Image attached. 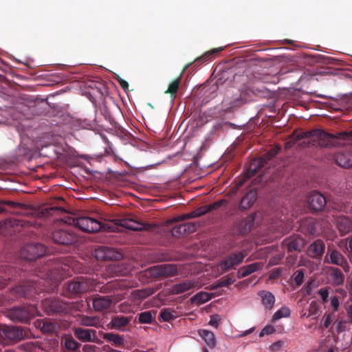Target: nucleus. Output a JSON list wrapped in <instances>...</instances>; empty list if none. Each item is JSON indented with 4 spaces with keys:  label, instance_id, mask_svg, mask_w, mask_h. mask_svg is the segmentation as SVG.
Here are the masks:
<instances>
[{
    "label": "nucleus",
    "instance_id": "nucleus-1",
    "mask_svg": "<svg viewBox=\"0 0 352 352\" xmlns=\"http://www.w3.org/2000/svg\"><path fill=\"white\" fill-rule=\"evenodd\" d=\"M348 137L349 135L346 132H341L333 135L322 129H316L309 131L300 132L296 135H293L292 141L295 143L296 141L306 139L307 141H304V144L321 148H331L339 146L340 144V141Z\"/></svg>",
    "mask_w": 352,
    "mask_h": 352
},
{
    "label": "nucleus",
    "instance_id": "nucleus-2",
    "mask_svg": "<svg viewBox=\"0 0 352 352\" xmlns=\"http://www.w3.org/2000/svg\"><path fill=\"white\" fill-rule=\"evenodd\" d=\"M67 217L56 219V227L51 232V238L57 244L63 245H71L78 240V234L75 228L72 226V223L67 222Z\"/></svg>",
    "mask_w": 352,
    "mask_h": 352
},
{
    "label": "nucleus",
    "instance_id": "nucleus-3",
    "mask_svg": "<svg viewBox=\"0 0 352 352\" xmlns=\"http://www.w3.org/2000/svg\"><path fill=\"white\" fill-rule=\"evenodd\" d=\"M62 140L63 139L60 135H54L45 133V158L50 159L46 163L56 160L63 161V148L60 145Z\"/></svg>",
    "mask_w": 352,
    "mask_h": 352
},
{
    "label": "nucleus",
    "instance_id": "nucleus-4",
    "mask_svg": "<svg viewBox=\"0 0 352 352\" xmlns=\"http://www.w3.org/2000/svg\"><path fill=\"white\" fill-rule=\"evenodd\" d=\"M66 221L83 232H96L101 230H104V225L99 220L91 217L80 216L74 217L67 216V220Z\"/></svg>",
    "mask_w": 352,
    "mask_h": 352
},
{
    "label": "nucleus",
    "instance_id": "nucleus-5",
    "mask_svg": "<svg viewBox=\"0 0 352 352\" xmlns=\"http://www.w3.org/2000/svg\"><path fill=\"white\" fill-rule=\"evenodd\" d=\"M96 286L97 282L94 278L81 276L69 282L67 290L72 295L80 296L94 289Z\"/></svg>",
    "mask_w": 352,
    "mask_h": 352
},
{
    "label": "nucleus",
    "instance_id": "nucleus-6",
    "mask_svg": "<svg viewBox=\"0 0 352 352\" xmlns=\"http://www.w3.org/2000/svg\"><path fill=\"white\" fill-rule=\"evenodd\" d=\"M280 150L278 146L270 149L258 159H254L251 161L249 168L245 173V179L253 177L261 167H264L267 162L273 158Z\"/></svg>",
    "mask_w": 352,
    "mask_h": 352
},
{
    "label": "nucleus",
    "instance_id": "nucleus-7",
    "mask_svg": "<svg viewBox=\"0 0 352 352\" xmlns=\"http://www.w3.org/2000/svg\"><path fill=\"white\" fill-rule=\"evenodd\" d=\"M324 261L325 263L340 267L346 273L350 270L347 258L333 246H328Z\"/></svg>",
    "mask_w": 352,
    "mask_h": 352
},
{
    "label": "nucleus",
    "instance_id": "nucleus-8",
    "mask_svg": "<svg viewBox=\"0 0 352 352\" xmlns=\"http://www.w3.org/2000/svg\"><path fill=\"white\" fill-rule=\"evenodd\" d=\"M151 276L155 278L165 279L179 274V269L175 264H162L148 269Z\"/></svg>",
    "mask_w": 352,
    "mask_h": 352
},
{
    "label": "nucleus",
    "instance_id": "nucleus-9",
    "mask_svg": "<svg viewBox=\"0 0 352 352\" xmlns=\"http://www.w3.org/2000/svg\"><path fill=\"white\" fill-rule=\"evenodd\" d=\"M246 256L247 253L245 250L232 252L222 258L219 266L223 272H226L235 269L242 263Z\"/></svg>",
    "mask_w": 352,
    "mask_h": 352
},
{
    "label": "nucleus",
    "instance_id": "nucleus-10",
    "mask_svg": "<svg viewBox=\"0 0 352 352\" xmlns=\"http://www.w3.org/2000/svg\"><path fill=\"white\" fill-rule=\"evenodd\" d=\"M94 256L97 260H116L118 261L122 258L121 253L116 250L115 248L101 245L98 246L94 250Z\"/></svg>",
    "mask_w": 352,
    "mask_h": 352
},
{
    "label": "nucleus",
    "instance_id": "nucleus-11",
    "mask_svg": "<svg viewBox=\"0 0 352 352\" xmlns=\"http://www.w3.org/2000/svg\"><path fill=\"white\" fill-rule=\"evenodd\" d=\"M43 249L39 243L28 244L21 250L20 256L25 260H34L43 255Z\"/></svg>",
    "mask_w": 352,
    "mask_h": 352
},
{
    "label": "nucleus",
    "instance_id": "nucleus-12",
    "mask_svg": "<svg viewBox=\"0 0 352 352\" xmlns=\"http://www.w3.org/2000/svg\"><path fill=\"white\" fill-rule=\"evenodd\" d=\"M305 244V239L299 235H293L285 238L282 241V248L287 252H300Z\"/></svg>",
    "mask_w": 352,
    "mask_h": 352
},
{
    "label": "nucleus",
    "instance_id": "nucleus-13",
    "mask_svg": "<svg viewBox=\"0 0 352 352\" xmlns=\"http://www.w3.org/2000/svg\"><path fill=\"white\" fill-rule=\"evenodd\" d=\"M304 226L306 227L307 232L312 236L320 235L324 230L328 229L329 223L327 221L322 219H309L304 223Z\"/></svg>",
    "mask_w": 352,
    "mask_h": 352
},
{
    "label": "nucleus",
    "instance_id": "nucleus-14",
    "mask_svg": "<svg viewBox=\"0 0 352 352\" xmlns=\"http://www.w3.org/2000/svg\"><path fill=\"white\" fill-rule=\"evenodd\" d=\"M51 198V195L45 196V217L53 214H62L65 213L66 210L61 205L63 204L64 200L62 197H54L53 200L56 203H50L47 200Z\"/></svg>",
    "mask_w": 352,
    "mask_h": 352
},
{
    "label": "nucleus",
    "instance_id": "nucleus-15",
    "mask_svg": "<svg viewBox=\"0 0 352 352\" xmlns=\"http://www.w3.org/2000/svg\"><path fill=\"white\" fill-rule=\"evenodd\" d=\"M197 285V280L186 279L171 286L169 293L172 295H179L194 289Z\"/></svg>",
    "mask_w": 352,
    "mask_h": 352
},
{
    "label": "nucleus",
    "instance_id": "nucleus-16",
    "mask_svg": "<svg viewBox=\"0 0 352 352\" xmlns=\"http://www.w3.org/2000/svg\"><path fill=\"white\" fill-rule=\"evenodd\" d=\"M96 331L92 329L76 327L74 329V336L82 342H96Z\"/></svg>",
    "mask_w": 352,
    "mask_h": 352
},
{
    "label": "nucleus",
    "instance_id": "nucleus-17",
    "mask_svg": "<svg viewBox=\"0 0 352 352\" xmlns=\"http://www.w3.org/2000/svg\"><path fill=\"white\" fill-rule=\"evenodd\" d=\"M254 95L251 87H244L241 89L240 94L230 102V108L240 107L243 104L252 100Z\"/></svg>",
    "mask_w": 352,
    "mask_h": 352
},
{
    "label": "nucleus",
    "instance_id": "nucleus-18",
    "mask_svg": "<svg viewBox=\"0 0 352 352\" xmlns=\"http://www.w3.org/2000/svg\"><path fill=\"white\" fill-rule=\"evenodd\" d=\"M307 201L309 208L314 211H321L327 204L326 198L316 191L310 194Z\"/></svg>",
    "mask_w": 352,
    "mask_h": 352
},
{
    "label": "nucleus",
    "instance_id": "nucleus-19",
    "mask_svg": "<svg viewBox=\"0 0 352 352\" xmlns=\"http://www.w3.org/2000/svg\"><path fill=\"white\" fill-rule=\"evenodd\" d=\"M336 164L344 168L352 167V151L345 149L338 152L335 155Z\"/></svg>",
    "mask_w": 352,
    "mask_h": 352
},
{
    "label": "nucleus",
    "instance_id": "nucleus-20",
    "mask_svg": "<svg viewBox=\"0 0 352 352\" xmlns=\"http://www.w3.org/2000/svg\"><path fill=\"white\" fill-rule=\"evenodd\" d=\"M336 227L341 236L352 231V219L345 216H339L336 219Z\"/></svg>",
    "mask_w": 352,
    "mask_h": 352
},
{
    "label": "nucleus",
    "instance_id": "nucleus-21",
    "mask_svg": "<svg viewBox=\"0 0 352 352\" xmlns=\"http://www.w3.org/2000/svg\"><path fill=\"white\" fill-rule=\"evenodd\" d=\"M131 320V317L116 315L112 316L107 326L109 329L120 331L130 323Z\"/></svg>",
    "mask_w": 352,
    "mask_h": 352
},
{
    "label": "nucleus",
    "instance_id": "nucleus-22",
    "mask_svg": "<svg viewBox=\"0 0 352 352\" xmlns=\"http://www.w3.org/2000/svg\"><path fill=\"white\" fill-rule=\"evenodd\" d=\"M331 283L334 287L342 286L344 283L345 276L341 269L336 267L328 268Z\"/></svg>",
    "mask_w": 352,
    "mask_h": 352
},
{
    "label": "nucleus",
    "instance_id": "nucleus-23",
    "mask_svg": "<svg viewBox=\"0 0 352 352\" xmlns=\"http://www.w3.org/2000/svg\"><path fill=\"white\" fill-rule=\"evenodd\" d=\"M112 302V299L110 296H97L93 298L92 305L96 311H102L109 309Z\"/></svg>",
    "mask_w": 352,
    "mask_h": 352
},
{
    "label": "nucleus",
    "instance_id": "nucleus-24",
    "mask_svg": "<svg viewBox=\"0 0 352 352\" xmlns=\"http://www.w3.org/2000/svg\"><path fill=\"white\" fill-rule=\"evenodd\" d=\"M254 217L253 215L247 217L239 222L236 230L239 235H245L249 233L253 228Z\"/></svg>",
    "mask_w": 352,
    "mask_h": 352
},
{
    "label": "nucleus",
    "instance_id": "nucleus-25",
    "mask_svg": "<svg viewBox=\"0 0 352 352\" xmlns=\"http://www.w3.org/2000/svg\"><path fill=\"white\" fill-rule=\"evenodd\" d=\"M61 345L65 352H81V344L78 342L72 336H66L61 339Z\"/></svg>",
    "mask_w": 352,
    "mask_h": 352
},
{
    "label": "nucleus",
    "instance_id": "nucleus-26",
    "mask_svg": "<svg viewBox=\"0 0 352 352\" xmlns=\"http://www.w3.org/2000/svg\"><path fill=\"white\" fill-rule=\"evenodd\" d=\"M196 224L193 223H185L175 226L172 229V235L175 237H180L185 234H190L195 232Z\"/></svg>",
    "mask_w": 352,
    "mask_h": 352
},
{
    "label": "nucleus",
    "instance_id": "nucleus-27",
    "mask_svg": "<svg viewBox=\"0 0 352 352\" xmlns=\"http://www.w3.org/2000/svg\"><path fill=\"white\" fill-rule=\"evenodd\" d=\"M117 221L119 226L131 230L140 231L148 229L147 225L131 219H120Z\"/></svg>",
    "mask_w": 352,
    "mask_h": 352
},
{
    "label": "nucleus",
    "instance_id": "nucleus-28",
    "mask_svg": "<svg viewBox=\"0 0 352 352\" xmlns=\"http://www.w3.org/2000/svg\"><path fill=\"white\" fill-rule=\"evenodd\" d=\"M325 244L321 239H317L310 244L309 252L311 254V257L314 258H320L324 253Z\"/></svg>",
    "mask_w": 352,
    "mask_h": 352
},
{
    "label": "nucleus",
    "instance_id": "nucleus-29",
    "mask_svg": "<svg viewBox=\"0 0 352 352\" xmlns=\"http://www.w3.org/2000/svg\"><path fill=\"white\" fill-rule=\"evenodd\" d=\"M258 296L261 298L262 305L265 309L271 310L275 303V296L272 293L266 290H262L258 292Z\"/></svg>",
    "mask_w": 352,
    "mask_h": 352
},
{
    "label": "nucleus",
    "instance_id": "nucleus-30",
    "mask_svg": "<svg viewBox=\"0 0 352 352\" xmlns=\"http://www.w3.org/2000/svg\"><path fill=\"white\" fill-rule=\"evenodd\" d=\"M192 63H188L187 64L184 68L183 69L180 76L173 80L168 85V89L165 91V94H170V97L172 98H175L176 97V94L178 91V89H179V85H180V82H181V79H182V76L184 74V72L191 65Z\"/></svg>",
    "mask_w": 352,
    "mask_h": 352
},
{
    "label": "nucleus",
    "instance_id": "nucleus-31",
    "mask_svg": "<svg viewBox=\"0 0 352 352\" xmlns=\"http://www.w3.org/2000/svg\"><path fill=\"white\" fill-rule=\"evenodd\" d=\"M257 198V192L255 190H249L241 199L239 208L243 210H247L250 208L255 202Z\"/></svg>",
    "mask_w": 352,
    "mask_h": 352
},
{
    "label": "nucleus",
    "instance_id": "nucleus-32",
    "mask_svg": "<svg viewBox=\"0 0 352 352\" xmlns=\"http://www.w3.org/2000/svg\"><path fill=\"white\" fill-rule=\"evenodd\" d=\"M261 267L260 263H254L240 267L237 272L238 278H244L250 274L258 271Z\"/></svg>",
    "mask_w": 352,
    "mask_h": 352
},
{
    "label": "nucleus",
    "instance_id": "nucleus-33",
    "mask_svg": "<svg viewBox=\"0 0 352 352\" xmlns=\"http://www.w3.org/2000/svg\"><path fill=\"white\" fill-rule=\"evenodd\" d=\"M4 336L10 340L17 341L23 338L21 330L15 327H10L3 330Z\"/></svg>",
    "mask_w": 352,
    "mask_h": 352
},
{
    "label": "nucleus",
    "instance_id": "nucleus-34",
    "mask_svg": "<svg viewBox=\"0 0 352 352\" xmlns=\"http://www.w3.org/2000/svg\"><path fill=\"white\" fill-rule=\"evenodd\" d=\"M223 50V47H220L214 48V49H212V50H211L210 51L206 52L203 55H201V56L197 58L194 60L195 65V66L200 65L201 63H203L210 60V58H212V57L213 56H214L215 54H217L219 52H221Z\"/></svg>",
    "mask_w": 352,
    "mask_h": 352
},
{
    "label": "nucleus",
    "instance_id": "nucleus-35",
    "mask_svg": "<svg viewBox=\"0 0 352 352\" xmlns=\"http://www.w3.org/2000/svg\"><path fill=\"white\" fill-rule=\"evenodd\" d=\"M199 335L203 338L206 343V344L210 348H214L216 344V339L214 337V334L208 330L206 329H200L198 331Z\"/></svg>",
    "mask_w": 352,
    "mask_h": 352
},
{
    "label": "nucleus",
    "instance_id": "nucleus-36",
    "mask_svg": "<svg viewBox=\"0 0 352 352\" xmlns=\"http://www.w3.org/2000/svg\"><path fill=\"white\" fill-rule=\"evenodd\" d=\"M102 338L107 342L112 343L116 346H122L124 343V339L122 336L113 333H104Z\"/></svg>",
    "mask_w": 352,
    "mask_h": 352
},
{
    "label": "nucleus",
    "instance_id": "nucleus-37",
    "mask_svg": "<svg viewBox=\"0 0 352 352\" xmlns=\"http://www.w3.org/2000/svg\"><path fill=\"white\" fill-rule=\"evenodd\" d=\"M79 322L85 327H98L100 325L99 318L96 316H88L82 315L79 318Z\"/></svg>",
    "mask_w": 352,
    "mask_h": 352
},
{
    "label": "nucleus",
    "instance_id": "nucleus-38",
    "mask_svg": "<svg viewBox=\"0 0 352 352\" xmlns=\"http://www.w3.org/2000/svg\"><path fill=\"white\" fill-rule=\"evenodd\" d=\"M59 342L57 334L45 335V350L55 351L58 348Z\"/></svg>",
    "mask_w": 352,
    "mask_h": 352
},
{
    "label": "nucleus",
    "instance_id": "nucleus-39",
    "mask_svg": "<svg viewBox=\"0 0 352 352\" xmlns=\"http://www.w3.org/2000/svg\"><path fill=\"white\" fill-rule=\"evenodd\" d=\"M155 312L151 311H145L138 315V322L140 324H151L155 320Z\"/></svg>",
    "mask_w": 352,
    "mask_h": 352
},
{
    "label": "nucleus",
    "instance_id": "nucleus-40",
    "mask_svg": "<svg viewBox=\"0 0 352 352\" xmlns=\"http://www.w3.org/2000/svg\"><path fill=\"white\" fill-rule=\"evenodd\" d=\"M212 298V294L206 292H200L195 294L192 298V302L197 303L198 305H201L206 302L210 300Z\"/></svg>",
    "mask_w": 352,
    "mask_h": 352
},
{
    "label": "nucleus",
    "instance_id": "nucleus-41",
    "mask_svg": "<svg viewBox=\"0 0 352 352\" xmlns=\"http://www.w3.org/2000/svg\"><path fill=\"white\" fill-rule=\"evenodd\" d=\"M175 313V311L169 308L162 309L160 313L159 320L161 322H169L176 318V316L174 314Z\"/></svg>",
    "mask_w": 352,
    "mask_h": 352
},
{
    "label": "nucleus",
    "instance_id": "nucleus-42",
    "mask_svg": "<svg viewBox=\"0 0 352 352\" xmlns=\"http://www.w3.org/2000/svg\"><path fill=\"white\" fill-rule=\"evenodd\" d=\"M235 282V278L233 276H224L219 279L214 285L212 286V289H217L222 287H228Z\"/></svg>",
    "mask_w": 352,
    "mask_h": 352
},
{
    "label": "nucleus",
    "instance_id": "nucleus-43",
    "mask_svg": "<svg viewBox=\"0 0 352 352\" xmlns=\"http://www.w3.org/2000/svg\"><path fill=\"white\" fill-rule=\"evenodd\" d=\"M291 311L289 307L283 306L276 311L272 316V322H275L282 318H287L290 316Z\"/></svg>",
    "mask_w": 352,
    "mask_h": 352
},
{
    "label": "nucleus",
    "instance_id": "nucleus-44",
    "mask_svg": "<svg viewBox=\"0 0 352 352\" xmlns=\"http://www.w3.org/2000/svg\"><path fill=\"white\" fill-rule=\"evenodd\" d=\"M117 286H118V284L116 283L109 282L108 283H107L104 285H102V286H99L97 285L96 287L94 289L100 293L107 294V293L111 292L113 290H114L117 287Z\"/></svg>",
    "mask_w": 352,
    "mask_h": 352
},
{
    "label": "nucleus",
    "instance_id": "nucleus-45",
    "mask_svg": "<svg viewBox=\"0 0 352 352\" xmlns=\"http://www.w3.org/2000/svg\"><path fill=\"white\" fill-rule=\"evenodd\" d=\"M59 329L57 322H51L45 319V335L56 334Z\"/></svg>",
    "mask_w": 352,
    "mask_h": 352
},
{
    "label": "nucleus",
    "instance_id": "nucleus-46",
    "mask_svg": "<svg viewBox=\"0 0 352 352\" xmlns=\"http://www.w3.org/2000/svg\"><path fill=\"white\" fill-rule=\"evenodd\" d=\"M305 273L302 270H296L293 274V279L296 285L300 286L304 280Z\"/></svg>",
    "mask_w": 352,
    "mask_h": 352
},
{
    "label": "nucleus",
    "instance_id": "nucleus-47",
    "mask_svg": "<svg viewBox=\"0 0 352 352\" xmlns=\"http://www.w3.org/2000/svg\"><path fill=\"white\" fill-rule=\"evenodd\" d=\"M330 289L331 288L329 287H325L318 290V294L320 295L323 303H325L328 301Z\"/></svg>",
    "mask_w": 352,
    "mask_h": 352
},
{
    "label": "nucleus",
    "instance_id": "nucleus-48",
    "mask_svg": "<svg viewBox=\"0 0 352 352\" xmlns=\"http://www.w3.org/2000/svg\"><path fill=\"white\" fill-rule=\"evenodd\" d=\"M209 212L208 208L207 205L202 206L196 210L192 211V216L195 217H199L206 213Z\"/></svg>",
    "mask_w": 352,
    "mask_h": 352
},
{
    "label": "nucleus",
    "instance_id": "nucleus-49",
    "mask_svg": "<svg viewBox=\"0 0 352 352\" xmlns=\"http://www.w3.org/2000/svg\"><path fill=\"white\" fill-rule=\"evenodd\" d=\"M251 88L254 96H264L267 91L266 89L263 86L258 87L256 86L253 85L251 87Z\"/></svg>",
    "mask_w": 352,
    "mask_h": 352
},
{
    "label": "nucleus",
    "instance_id": "nucleus-50",
    "mask_svg": "<svg viewBox=\"0 0 352 352\" xmlns=\"http://www.w3.org/2000/svg\"><path fill=\"white\" fill-rule=\"evenodd\" d=\"M192 218H195V216H192V212H191L188 214H185L183 215L177 216L176 217L172 219L171 220H170V223H173L179 222L181 221H184V220L192 219Z\"/></svg>",
    "mask_w": 352,
    "mask_h": 352
},
{
    "label": "nucleus",
    "instance_id": "nucleus-51",
    "mask_svg": "<svg viewBox=\"0 0 352 352\" xmlns=\"http://www.w3.org/2000/svg\"><path fill=\"white\" fill-rule=\"evenodd\" d=\"M347 241L346 244V256L351 262H352V236L345 239Z\"/></svg>",
    "mask_w": 352,
    "mask_h": 352
},
{
    "label": "nucleus",
    "instance_id": "nucleus-52",
    "mask_svg": "<svg viewBox=\"0 0 352 352\" xmlns=\"http://www.w3.org/2000/svg\"><path fill=\"white\" fill-rule=\"evenodd\" d=\"M63 310L62 306L59 301H52L50 304V311L54 312H60Z\"/></svg>",
    "mask_w": 352,
    "mask_h": 352
},
{
    "label": "nucleus",
    "instance_id": "nucleus-53",
    "mask_svg": "<svg viewBox=\"0 0 352 352\" xmlns=\"http://www.w3.org/2000/svg\"><path fill=\"white\" fill-rule=\"evenodd\" d=\"M276 331L275 328L272 325L265 326L260 332L259 336L263 337L265 335H269L274 333Z\"/></svg>",
    "mask_w": 352,
    "mask_h": 352
},
{
    "label": "nucleus",
    "instance_id": "nucleus-54",
    "mask_svg": "<svg viewBox=\"0 0 352 352\" xmlns=\"http://www.w3.org/2000/svg\"><path fill=\"white\" fill-rule=\"evenodd\" d=\"M224 203H226V200L221 199L218 201L210 204L209 205H207L209 212L219 208L221 206L223 205Z\"/></svg>",
    "mask_w": 352,
    "mask_h": 352
},
{
    "label": "nucleus",
    "instance_id": "nucleus-55",
    "mask_svg": "<svg viewBox=\"0 0 352 352\" xmlns=\"http://www.w3.org/2000/svg\"><path fill=\"white\" fill-rule=\"evenodd\" d=\"M50 72L49 70L47 69V68L45 67V72ZM51 74H47L45 73V87L46 86H51L54 83H58L60 81V79L58 78L57 80H54L53 81H51L50 79H49V76H50Z\"/></svg>",
    "mask_w": 352,
    "mask_h": 352
},
{
    "label": "nucleus",
    "instance_id": "nucleus-56",
    "mask_svg": "<svg viewBox=\"0 0 352 352\" xmlns=\"http://www.w3.org/2000/svg\"><path fill=\"white\" fill-rule=\"evenodd\" d=\"M331 305L333 307V311H337L340 306V301L338 296H333L331 300Z\"/></svg>",
    "mask_w": 352,
    "mask_h": 352
},
{
    "label": "nucleus",
    "instance_id": "nucleus-57",
    "mask_svg": "<svg viewBox=\"0 0 352 352\" xmlns=\"http://www.w3.org/2000/svg\"><path fill=\"white\" fill-rule=\"evenodd\" d=\"M331 322H332V314H329L324 318L323 327L324 328H328L329 327V325L331 324Z\"/></svg>",
    "mask_w": 352,
    "mask_h": 352
},
{
    "label": "nucleus",
    "instance_id": "nucleus-58",
    "mask_svg": "<svg viewBox=\"0 0 352 352\" xmlns=\"http://www.w3.org/2000/svg\"><path fill=\"white\" fill-rule=\"evenodd\" d=\"M83 352H96V346L95 345L85 344L82 346Z\"/></svg>",
    "mask_w": 352,
    "mask_h": 352
},
{
    "label": "nucleus",
    "instance_id": "nucleus-59",
    "mask_svg": "<svg viewBox=\"0 0 352 352\" xmlns=\"http://www.w3.org/2000/svg\"><path fill=\"white\" fill-rule=\"evenodd\" d=\"M219 318L218 316H212L210 320L209 324L214 327H217L219 323Z\"/></svg>",
    "mask_w": 352,
    "mask_h": 352
},
{
    "label": "nucleus",
    "instance_id": "nucleus-60",
    "mask_svg": "<svg viewBox=\"0 0 352 352\" xmlns=\"http://www.w3.org/2000/svg\"><path fill=\"white\" fill-rule=\"evenodd\" d=\"M118 82H119L120 87L126 90L129 88V83L124 80V79L121 78L120 77H118L117 78Z\"/></svg>",
    "mask_w": 352,
    "mask_h": 352
},
{
    "label": "nucleus",
    "instance_id": "nucleus-61",
    "mask_svg": "<svg viewBox=\"0 0 352 352\" xmlns=\"http://www.w3.org/2000/svg\"><path fill=\"white\" fill-rule=\"evenodd\" d=\"M283 342L280 340L275 342L271 346V349L272 351H278L282 346Z\"/></svg>",
    "mask_w": 352,
    "mask_h": 352
},
{
    "label": "nucleus",
    "instance_id": "nucleus-62",
    "mask_svg": "<svg viewBox=\"0 0 352 352\" xmlns=\"http://www.w3.org/2000/svg\"><path fill=\"white\" fill-rule=\"evenodd\" d=\"M345 329V322L344 321H340L338 322L337 326V330L338 332H342L344 331Z\"/></svg>",
    "mask_w": 352,
    "mask_h": 352
},
{
    "label": "nucleus",
    "instance_id": "nucleus-63",
    "mask_svg": "<svg viewBox=\"0 0 352 352\" xmlns=\"http://www.w3.org/2000/svg\"><path fill=\"white\" fill-rule=\"evenodd\" d=\"M317 307L316 303L311 302L310 305V312L311 314H316L317 312Z\"/></svg>",
    "mask_w": 352,
    "mask_h": 352
},
{
    "label": "nucleus",
    "instance_id": "nucleus-64",
    "mask_svg": "<svg viewBox=\"0 0 352 352\" xmlns=\"http://www.w3.org/2000/svg\"><path fill=\"white\" fill-rule=\"evenodd\" d=\"M346 311L349 322L352 324V305H350Z\"/></svg>",
    "mask_w": 352,
    "mask_h": 352
}]
</instances>
